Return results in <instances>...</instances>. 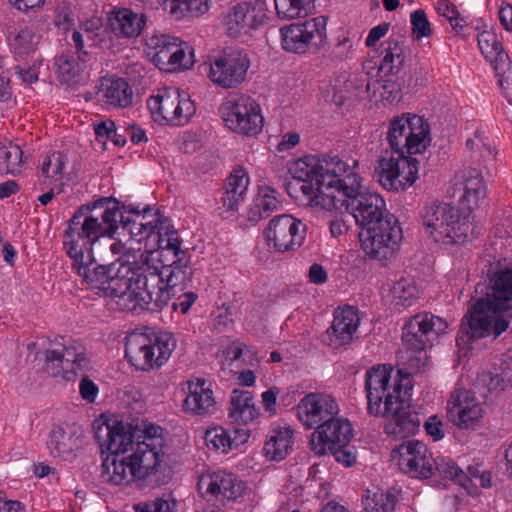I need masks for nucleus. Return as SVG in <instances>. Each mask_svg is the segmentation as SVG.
Here are the masks:
<instances>
[{
    "label": "nucleus",
    "instance_id": "nucleus-1",
    "mask_svg": "<svg viewBox=\"0 0 512 512\" xmlns=\"http://www.w3.org/2000/svg\"><path fill=\"white\" fill-rule=\"evenodd\" d=\"M358 162L349 165L332 194L322 199L323 209L339 214L349 212L361 227L359 240L365 253L378 260L393 256L395 247L402 239V229L393 215H385L383 198L368 191L362 178L355 171Z\"/></svg>",
    "mask_w": 512,
    "mask_h": 512
},
{
    "label": "nucleus",
    "instance_id": "nucleus-2",
    "mask_svg": "<svg viewBox=\"0 0 512 512\" xmlns=\"http://www.w3.org/2000/svg\"><path fill=\"white\" fill-rule=\"evenodd\" d=\"M123 209L124 204L114 198H100L81 205L65 229L64 249L78 274L92 288L102 290L110 274L109 266L95 263L93 245L102 237L113 238L119 224L126 226Z\"/></svg>",
    "mask_w": 512,
    "mask_h": 512
},
{
    "label": "nucleus",
    "instance_id": "nucleus-3",
    "mask_svg": "<svg viewBox=\"0 0 512 512\" xmlns=\"http://www.w3.org/2000/svg\"><path fill=\"white\" fill-rule=\"evenodd\" d=\"M489 250L485 251L487 281L475 286L472 295L475 303L462 321L458 342L484 338L491 330L496 338L509 326L504 314L510 316L512 310V261Z\"/></svg>",
    "mask_w": 512,
    "mask_h": 512
},
{
    "label": "nucleus",
    "instance_id": "nucleus-4",
    "mask_svg": "<svg viewBox=\"0 0 512 512\" xmlns=\"http://www.w3.org/2000/svg\"><path fill=\"white\" fill-rule=\"evenodd\" d=\"M102 452L101 479L114 486L128 484V427L117 415L102 413L92 423Z\"/></svg>",
    "mask_w": 512,
    "mask_h": 512
},
{
    "label": "nucleus",
    "instance_id": "nucleus-5",
    "mask_svg": "<svg viewBox=\"0 0 512 512\" xmlns=\"http://www.w3.org/2000/svg\"><path fill=\"white\" fill-rule=\"evenodd\" d=\"M349 164L338 156L323 155L305 156L294 161L289 167V173L299 186V189L310 198L312 206L323 209L322 199L326 194H332Z\"/></svg>",
    "mask_w": 512,
    "mask_h": 512
},
{
    "label": "nucleus",
    "instance_id": "nucleus-6",
    "mask_svg": "<svg viewBox=\"0 0 512 512\" xmlns=\"http://www.w3.org/2000/svg\"><path fill=\"white\" fill-rule=\"evenodd\" d=\"M155 253L151 247L144 246L139 255L130 258V311L161 310L165 307L171 294L161 286L158 266L151 264V256Z\"/></svg>",
    "mask_w": 512,
    "mask_h": 512
},
{
    "label": "nucleus",
    "instance_id": "nucleus-7",
    "mask_svg": "<svg viewBox=\"0 0 512 512\" xmlns=\"http://www.w3.org/2000/svg\"><path fill=\"white\" fill-rule=\"evenodd\" d=\"M163 227L159 229L158 247L161 267H158V274L161 276V286L170 293L175 287L185 288L193 278V269L190 260L186 257L185 251L181 249V241L175 229L167 227L165 233Z\"/></svg>",
    "mask_w": 512,
    "mask_h": 512
},
{
    "label": "nucleus",
    "instance_id": "nucleus-8",
    "mask_svg": "<svg viewBox=\"0 0 512 512\" xmlns=\"http://www.w3.org/2000/svg\"><path fill=\"white\" fill-rule=\"evenodd\" d=\"M428 121L420 115L402 113L390 119L386 140L394 154H420L431 143Z\"/></svg>",
    "mask_w": 512,
    "mask_h": 512
},
{
    "label": "nucleus",
    "instance_id": "nucleus-9",
    "mask_svg": "<svg viewBox=\"0 0 512 512\" xmlns=\"http://www.w3.org/2000/svg\"><path fill=\"white\" fill-rule=\"evenodd\" d=\"M392 367L382 364L367 370L365 375V391L367 411L375 417H387L398 404L408 395V388L395 379L391 382Z\"/></svg>",
    "mask_w": 512,
    "mask_h": 512
},
{
    "label": "nucleus",
    "instance_id": "nucleus-10",
    "mask_svg": "<svg viewBox=\"0 0 512 512\" xmlns=\"http://www.w3.org/2000/svg\"><path fill=\"white\" fill-rule=\"evenodd\" d=\"M421 218L426 232L437 243L460 244L469 237V223L460 221L458 209L451 204L437 201L426 203Z\"/></svg>",
    "mask_w": 512,
    "mask_h": 512
},
{
    "label": "nucleus",
    "instance_id": "nucleus-11",
    "mask_svg": "<svg viewBox=\"0 0 512 512\" xmlns=\"http://www.w3.org/2000/svg\"><path fill=\"white\" fill-rule=\"evenodd\" d=\"M174 347L170 335L158 336L149 327H145L143 332L137 329L130 331V365L142 371L159 368L169 359Z\"/></svg>",
    "mask_w": 512,
    "mask_h": 512
},
{
    "label": "nucleus",
    "instance_id": "nucleus-12",
    "mask_svg": "<svg viewBox=\"0 0 512 512\" xmlns=\"http://www.w3.org/2000/svg\"><path fill=\"white\" fill-rule=\"evenodd\" d=\"M419 161L408 154L384 151L376 161L374 175L387 191L398 192L411 187L418 179Z\"/></svg>",
    "mask_w": 512,
    "mask_h": 512
},
{
    "label": "nucleus",
    "instance_id": "nucleus-13",
    "mask_svg": "<svg viewBox=\"0 0 512 512\" xmlns=\"http://www.w3.org/2000/svg\"><path fill=\"white\" fill-rule=\"evenodd\" d=\"M146 53L155 65L164 71L189 69L194 64V53L188 43L169 34H152L145 40Z\"/></svg>",
    "mask_w": 512,
    "mask_h": 512
},
{
    "label": "nucleus",
    "instance_id": "nucleus-14",
    "mask_svg": "<svg viewBox=\"0 0 512 512\" xmlns=\"http://www.w3.org/2000/svg\"><path fill=\"white\" fill-rule=\"evenodd\" d=\"M134 197L137 201L130 203V258L139 255L144 246L151 247L154 251L153 245L149 243L152 236L153 242H158L160 227H163V233L167 231V227L174 229L160 221L158 213L152 214V204L143 203L140 192H134Z\"/></svg>",
    "mask_w": 512,
    "mask_h": 512
},
{
    "label": "nucleus",
    "instance_id": "nucleus-15",
    "mask_svg": "<svg viewBox=\"0 0 512 512\" xmlns=\"http://www.w3.org/2000/svg\"><path fill=\"white\" fill-rule=\"evenodd\" d=\"M153 120L159 124L182 125L194 114L195 107L189 98H181L177 87H163L147 100Z\"/></svg>",
    "mask_w": 512,
    "mask_h": 512
},
{
    "label": "nucleus",
    "instance_id": "nucleus-16",
    "mask_svg": "<svg viewBox=\"0 0 512 512\" xmlns=\"http://www.w3.org/2000/svg\"><path fill=\"white\" fill-rule=\"evenodd\" d=\"M326 24V17L319 16L282 27V48L297 54H304L312 47L319 49L326 40Z\"/></svg>",
    "mask_w": 512,
    "mask_h": 512
},
{
    "label": "nucleus",
    "instance_id": "nucleus-17",
    "mask_svg": "<svg viewBox=\"0 0 512 512\" xmlns=\"http://www.w3.org/2000/svg\"><path fill=\"white\" fill-rule=\"evenodd\" d=\"M447 328L446 320L430 312L418 313L404 325L402 341L408 350L421 352L433 346L439 336L446 333Z\"/></svg>",
    "mask_w": 512,
    "mask_h": 512
},
{
    "label": "nucleus",
    "instance_id": "nucleus-18",
    "mask_svg": "<svg viewBox=\"0 0 512 512\" xmlns=\"http://www.w3.org/2000/svg\"><path fill=\"white\" fill-rule=\"evenodd\" d=\"M250 60L247 53L241 50L224 52L210 63L208 77L216 85L223 88H236L244 82Z\"/></svg>",
    "mask_w": 512,
    "mask_h": 512
},
{
    "label": "nucleus",
    "instance_id": "nucleus-19",
    "mask_svg": "<svg viewBox=\"0 0 512 512\" xmlns=\"http://www.w3.org/2000/svg\"><path fill=\"white\" fill-rule=\"evenodd\" d=\"M264 234L269 245L279 252H285L302 245L306 226L292 215L282 214L270 220Z\"/></svg>",
    "mask_w": 512,
    "mask_h": 512
},
{
    "label": "nucleus",
    "instance_id": "nucleus-20",
    "mask_svg": "<svg viewBox=\"0 0 512 512\" xmlns=\"http://www.w3.org/2000/svg\"><path fill=\"white\" fill-rule=\"evenodd\" d=\"M398 454L399 468L411 477L428 479L434 474L431 452L420 441L411 440L402 443L392 450V456Z\"/></svg>",
    "mask_w": 512,
    "mask_h": 512
},
{
    "label": "nucleus",
    "instance_id": "nucleus-21",
    "mask_svg": "<svg viewBox=\"0 0 512 512\" xmlns=\"http://www.w3.org/2000/svg\"><path fill=\"white\" fill-rule=\"evenodd\" d=\"M130 455V474L134 480H143L151 486L161 484L158 475L162 468L160 450L154 443L138 441Z\"/></svg>",
    "mask_w": 512,
    "mask_h": 512
},
{
    "label": "nucleus",
    "instance_id": "nucleus-22",
    "mask_svg": "<svg viewBox=\"0 0 512 512\" xmlns=\"http://www.w3.org/2000/svg\"><path fill=\"white\" fill-rule=\"evenodd\" d=\"M201 495L207 500L212 498L223 500H235L242 496L245 484L234 474L225 471L202 474L197 482Z\"/></svg>",
    "mask_w": 512,
    "mask_h": 512
},
{
    "label": "nucleus",
    "instance_id": "nucleus-23",
    "mask_svg": "<svg viewBox=\"0 0 512 512\" xmlns=\"http://www.w3.org/2000/svg\"><path fill=\"white\" fill-rule=\"evenodd\" d=\"M360 324L358 309L354 306L337 308L332 325L322 334L321 340L333 349L350 344Z\"/></svg>",
    "mask_w": 512,
    "mask_h": 512
},
{
    "label": "nucleus",
    "instance_id": "nucleus-24",
    "mask_svg": "<svg viewBox=\"0 0 512 512\" xmlns=\"http://www.w3.org/2000/svg\"><path fill=\"white\" fill-rule=\"evenodd\" d=\"M483 416V409L475 395L466 389H456L447 403V417L458 428L469 429Z\"/></svg>",
    "mask_w": 512,
    "mask_h": 512
},
{
    "label": "nucleus",
    "instance_id": "nucleus-25",
    "mask_svg": "<svg viewBox=\"0 0 512 512\" xmlns=\"http://www.w3.org/2000/svg\"><path fill=\"white\" fill-rule=\"evenodd\" d=\"M353 436L351 424L342 418L332 416L317 426L312 433L310 445L312 451L318 455L328 452L340 443L350 442Z\"/></svg>",
    "mask_w": 512,
    "mask_h": 512
},
{
    "label": "nucleus",
    "instance_id": "nucleus-26",
    "mask_svg": "<svg viewBox=\"0 0 512 512\" xmlns=\"http://www.w3.org/2000/svg\"><path fill=\"white\" fill-rule=\"evenodd\" d=\"M338 412L336 401L322 393H309L297 405V416L308 428L320 425Z\"/></svg>",
    "mask_w": 512,
    "mask_h": 512
},
{
    "label": "nucleus",
    "instance_id": "nucleus-27",
    "mask_svg": "<svg viewBox=\"0 0 512 512\" xmlns=\"http://www.w3.org/2000/svg\"><path fill=\"white\" fill-rule=\"evenodd\" d=\"M47 445L54 458L72 461L83 448V430L76 425L57 426L50 432Z\"/></svg>",
    "mask_w": 512,
    "mask_h": 512
},
{
    "label": "nucleus",
    "instance_id": "nucleus-28",
    "mask_svg": "<svg viewBox=\"0 0 512 512\" xmlns=\"http://www.w3.org/2000/svg\"><path fill=\"white\" fill-rule=\"evenodd\" d=\"M410 395H406L403 400H398L391 414L386 418L389 422L384 430L388 435L394 438H407L415 435L419 429L422 419L416 409L410 405Z\"/></svg>",
    "mask_w": 512,
    "mask_h": 512
},
{
    "label": "nucleus",
    "instance_id": "nucleus-29",
    "mask_svg": "<svg viewBox=\"0 0 512 512\" xmlns=\"http://www.w3.org/2000/svg\"><path fill=\"white\" fill-rule=\"evenodd\" d=\"M263 22V15L251 3L243 2L231 8L225 17V26L231 37L238 38L255 30Z\"/></svg>",
    "mask_w": 512,
    "mask_h": 512
},
{
    "label": "nucleus",
    "instance_id": "nucleus-30",
    "mask_svg": "<svg viewBox=\"0 0 512 512\" xmlns=\"http://www.w3.org/2000/svg\"><path fill=\"white\" fill-rule=\"evenodd\" d=\"M110 274L107 278L103 291L111 298L112 309L124 311L128 307V264L126 261L117 259L109 265Z\"/></svg>",
    "mask_w": 512,
    "mask_h": 512
},
{
    "label": "nucleus",
    "instance_id": "nucleus-31",
    "mask_svg": "<svg viewBox=\"0 0 512 512\" xmlns=\"http://www.w3.org/2000/svg\"><path fill=\"white\" fill-rule=\"evenodd\" d=\"M6 40L10 51L17 56H26L37 50L40 36L26 23L9 22Z\"/></svg>",
    "mask_w": 512,
    "mask_h": 512
},
{
    "label": "nucleus",
    "instance_id": "nucleus-32",
    "mask_svg": "<svg viewBox=\"0 0 512 512\" xmlns=\"http://www.w3.org/2000/svg\"><path fill=\"white\" fill-rule=\"evenodd\" d=\"M383 57L378 66L380 77H391L397 75L405 63V40L400 36L391 35L382 44Z\"/></svg>",
    "mask_w": 512,
    "mask_h": 512
},
{
    "label": "nucleus",
    "instance_id": "nucleus-33",
    "mask_svg": "<svg viewBox=\"0 0 512 512\" xmlns=\"http://www.w3.org/2000/svg\"><path fill=\"white\" fill-rule=\"evenodd\" d=\"M259 415L251 392L234 389L230 398L229 418L235 425H247Z\"/></svg>",
    "mask_w": 512,
    "mask_h": 512
},
{
    "label": "nucleus",
    "instance_id": "nucleus-34",
    "mask_svg": "<svg viewBox=\"0 0 512 512\" xmlns=\"http://www.w3.org/2000/svg\"><path fill=\"white\" fill-rule=\"evenodd\" d=\"M477 41L481 53L491 63L495 71H504L510 67V58L493 30L480 32Z\"/></svg>",
    "mask_w": 512,
    "mask_h": 512
},
{
    "label": "nucleus",
    "instance_id": "nucleus-35",
    "mask_svg": "<svg viewBox=\"0 0 512 512\" xmlns=\"http://www.w3.org/2000/svg\"><path fill=\"white\" fill-rule=\"evenodd\" d=\"M249 184V177L243 168L235 169L227 179L226 189L221 198L225 212L238 210L239 204L244 200Z\"/></svg>",
    "mask_w": 512,
    "mask_h": 512
},
{
    "label": "nucleus",
    "instance_id": "nucleus-36",
    "mask_svg": "<svg viewBox=\"0 0 512 512\" xmlns=\"http://www.w3.org/2000/svg\"><path fill=\"white\" fill-rule=\"evenodd\" d=\"M67 161V156L62 152H54L46 156L37 172L39 185L44 187L62 186L63 169Z\"/></svg>",
    "mask_w": 512,
    "mask_h": 512
},
{
    "label": "nucleus",
    "instance_id": "nucleus-37",
    "mask_svg": "<svg viewBox=\"0 0 512 512\" xmlns=\"http://www.w3.org/2000/svg\"><path fill=\"white\" fill-rule=\"evenodd\" d=\"M205 383H189V395L186 396L183 402L185 411L191 412L196 415H203L208 413L215 405L213 392L209 388L204 387Z\"/></svg>",
    "mask_w": 512,
    "mask_h": 512
},
{
    "label": "nucleus",
    "instance_id": "nucleus-38",
    "mask_svg": "<svg viewBox=\"0 0 512 512\" xmlns=\"http://www.w3.org/2000/svg\"><path fill=\"white\" fill-rule=\"evenodd\" d=\"M483 382L491 392L503 391L507 386L512 387V348L502 355L500 363L491 372L483 375Z\"/></svg>",
    "mask_w": 512,
    "mask_h": 512
},
{
    "label": "nucleus",
    "instance_id": "nucleus-39",
    "mask_svg": "<svg viewBox=\"0 0 512 512\" xmlns=\"http://www.w3.org/2000/svg\"><path fill=\"white\" fill-rule=\"evenodd\" d=\"M464 193L461 197L462 205L469 211L474 210L486 197V187L483 177L476 169H470L464 175Z\"/></svg>",
    "mask_w": 512,
    "mask_h": 512
},
{
    "label": "nucleus",
    "instance_id": "nucleus-40",
    "mask_svg": "<svg viewBox=\"0 0 512 512\" xmlns=\"http://www.w3.org/2000/svg\"><path fill=\"white\" fill-rule=\"evenodd\" d=\"M293 430L288 427L274 430L264 445L265 455L271 460H283L291 451Z\"/></svg>",
    "mask_w": 512,
    "mask_h": 512
},
{
    "label": "nucleus",
    "instance_id": "nucleus-41",
    "mask_svg": "<svg viewBox=\"0 0 512 512\" xmlns=\"http://www.w3.org/2000/svg\"><path fill=\"white\" fill-rule=\"evenodd\" d=\"M235 433H237L238 435L234 439H232L225 429L221 427H215L206 432V445L209 448H213L216 451L226 453L233 447L239 446L240 443L246 442L248 439V434L243 429H235Z\"/></svg>",
    "mask_w": 512,
    "mask_h": 512
},
{
    "label": "nucleus",
    "instance_id": "nucleus-42",
    "mask_svg": "<svg viewBox=\"0 0 512 512\" xmlns=\"http://www.w3.org/2000/svg\"><path fill=\"white\" fill-rule=\"evenodd\" d=\"M163 6L177 19L199 17L209 9L208 0H163Z\"/></svg>",
    "mask_w": 512,
    "mask_h": 512
},
{
    "label": "nucleus",
    "instance_id": "nucleus-43",
    "mask_svg": "<svg viewBox=\"0 0 512 512\" xmlns=\"http://www.w3.org/2000/svg\"><path fill=\"white\" fill-rule=\"evenodd\" d=\"M88 60L81 55L76 58L73 54H61L56 60L59 78L67 84H73L78 77L80 80Z\"/></svg>",
    "mask_w": 512,
    "mask_h": 512
},
{
    "label": "nucleus",
    "instance_id": "nucleus-44",
    "mask_svg": "<svg viewBox=\"0 0 512 512\" xmlns=\"http://www.w3.org/2000/svg\"><path fill=\"white\" fill-rule=\"evenodd\" d=\"M261 112L257 102L248 95H232L225 99L220 107L223 121L239 117L241 113Z\"/></svg>",
    "mask_w": 512,
    "mask_h": 512
},
{
    "label": "nucleus",
    "instance_id": "nucleus-45",
    "mask_svg": "<svg viewBox=\"0 0 512 512\" xmlns=\"http://www.w3.org/2000/svg\"><path fill=\"white\" fill-rule=\"evenodd\" d=\"M128 83L123 78H104L101 81V92L106 103L115 107L128 106Z\"/></svg>",
    "mask_w": 512,
    "mask_h": 512
},
{
    "label": "nucleus",
    "instance_id": "nucleus-46",
    "mask_svg": "<svg viewBox=\"0 0 512 512\" xmlns=\"http://www.w3.org/2000/svg\"><path fill=\"white\" fill-rule=\"evenodd\" d=\"M263 116L261 112L241 113L239 117L235 116L224 121L226 126L232 131L242 135H256L262 130Z\"/></svg>",
    "mask_w": 512,
    "mask_h": 512
},
{
    "label": "nucleus",
    "instance_id": "nucleus-47",
    "mask_svg": "<svg viewBox=\"0 0 512 512\" xmlns=\"http://www.w3.org/2000/svg\"><path fill=\"white\" fill-rule=\"evenodd\" d=\"M24 167L23 151L18 145L9 143L0 147V173L16 175Z\"/></svg>",
    "mask_w": 512,
    "mask_h": 512
},
{
    "label": "nucleus",
    "instance_id": "nucleus-48",
    "mask_svg": "<svg viewBox=\"0 0 512 512\" xmlns=\"http://www.w3.org/2000/svg\"><path fill=\"white\" fill-rule=\"evenodd\" d=\"M162 428L158 425L148 423L144 419L132 418L130 416V450L138 441H149L152 443L155 438L161 437Z\"/></svg>",
    "mask_w": 512,
    "mask_h": 512
},
{
    "label": "nucleus",
    "instance_id": "nucleus-49",
    "mask_svg": "<svg viewBox=\"0 0 512 512\" xmlns=\"http://www.w3.org/2000/svg\"><path fill=\"white\" fill-rule=\"evenodd\" d=\"M315 0H274L277 15L281 19H295L308 14Z\"/></svg>",
    "mask_w": 512,
    "mask_h": 512
},
{
    "label": "nucleus",
    "instance_id": "nucleus-50",
    "mask_svg": "<svg viewBox=\"0 0 512 512\" xmlns=\"http://www.w3.org/2000/svg\"><path fill=\"white\" fill-rule=\"evenodd\" d=\"M380 78L373 80V82H376V93L379 92L380 96L390 103L398 102L401 99L403 90L419 85V83H405L404 81L399 82L391 78Z\"/></svg>",
    "mask_w": 512,
    "mask_h": 512
},
{
    "label": "nucleus",
    "instance_id": "nucleus-51",
    "mask_svg": "<svg viewBox=\"0 0 512 512\" xmlns=\"http://www.w3.org/2000/svg\"><path fill=\"white\" fill-rule=\"evenodd\" d=\"M397 494L396 490L375 492L372 498L367 496L363 501L364 507L372 512H393L398 502Z\"/></svg>",
    "mask_w": 512,
    "mask_h": 512
},
{
    "label": "nucleus",
    "instance_id": "nucleus-52",
    "mask_svg": "<svg viewBox=\"0 0 512 512\" xmlns=\"http://www.w3.org/2000/svg\"><path fill=\"white\" fill-rule=\"evenodd\" d=\"M275 193L271 187L265 188L264 193L257 198L254 208L250 210V220L257 221L270 216L279 204Z\"/></svg>",
    "mask_w": 512,
    "mask_h": 512
},
{
    "label": "nucleus",
    "instance_id": "nucleus-53",
    "mask_svg": "<svg viewBox=\"0 0 512 512\" xmlns=\"http://www.w3.org/2000/svg\"><path fill=\"white\" fill-rule=\"evenodd\" d=\"M391 294L395 305L408 307L418 298L419 291L411 279H400L395 282Z\"/></svg>",
    "mask_w": 512,
    "mask_h": 512
},
{
    "label": "nucleus",
    "instance_id": "nucleus-54",
    "mask_svg": "<svg viewBox=\"0 0 512 512\" xmlns=\"http://www.w3.org/2000/svg\"><path fill=\"white\" fill-rule=\"evenodd\" d=\"M433 470V475H439L443 478L450 479L461 486H465L466 474L453 460L444 457L434 458Z\"/></svg>",
    "mask_w": 512,
    "mask_h": 512
},
{
    "label": "nucleus",
    "instance_id": "nucleus-55",
    "mask_svg": "<svg viewBox=\"0 0 512 512\" xmlns=\"http://www.w3.org/2000/svg\"><path fill=\"white\" fill-rule=\"evenodd\" d=\"M345 88L348 93L354 94L355 96L366 94L367 97H371L376 94V82H373L368 75H354L349 77L345 82Z\"/></svg>",
    "mask_w": 512,
    "mask_h": 512
},
{
    "label": "nucleus",
    "instance_id": "nucleus-56",
    "mask_svg": "<svg viewBox=\"0 0 512 512\" xmlns=\"http://www.w3.org/2000/svg\"><path fill=\"white\" fill-rule=\"evenodd\" d=\"M108 27L113 34L128 37V9L114 7L108 13Z\"/></svg>",
    "mask_w": 512,
    "mask_h": 512
},
{
    "label": "nucleus",
    "instance_id": "nucleus-57",
    "mask_svg": "<svg viewBox=\"0 0 512 512\" xmlns=\"http://www.w3.org/2000/svg\"><path fill=\"white\" fill-rule=\"evenodd\" d=\"M46 368L47 371L54 377L61 376L66 381L72 380L70 370L67 369L65 363L62 361L57 349L47 350L45 352Z\"/></svg>",
    "mask_w": 512,
    "mask_h": 512
},
{
    "label": "nucleus",
    "instance_id": "nucleus-58",
    "mask_svg": "<svg viewBox=\"0 0 512 512\" xmlns=\"http://www.w3.org/2000/svg\"><path fill=\"white\" fill-rule=\"evenodd\" d=\"M412 34L415 39L419 40L423 37L431 35V28L428 18L422 9H418L411 13Z\"/></svg>",
    "mask_w": 512,
    "mask_h": 512
},
{
    "label": "nucleus",
    "instance_id": "nucleus-59",
    "mask_svg": "<svg viewBox=\"0 0 512 512\" xmlns=\"http://www.w3.org/2000/svg\"><path fill=\"white\" fill-rule=\"evenodd\" d=\"M335 458V460L343 465L350 467L356 463V450L355 447L347 443H340L334 448L328 449Z\"/></svg>",
    "mask_w": 512,
    "mask_h": 512
},
{
    "label": "nucleus",
    "instance_id": "nucleus-60",
    "mask_svg": "<svg viewBox=\"0 0 512 512\" xmlns=\"http://www.w3.org/2000/svg\"><path fill=\"white\" fill-rule=\"evenodd\" d=\"M466 148L469 150H477L480 152V157L482 158H492L494 157L495 151L494 149L487 143L484 142L481 133L476 131L474 134V138L468 139L466 141Z\"/></svg>",
    "mask_w": 512,
    "mask_h": 512
},
{
    "label": "nucleus",
    "instance_id": "nucleus-61",
    "mask_svg": "<svg viewBox=\"0 0 512 512\" xmlns=\"http://www.w3.org/2000/svg\"><path fill=\"white\" fill-rule=\"evenodd\" d=\"M134 510L135 512H172L169 503L161 498L135 504Z\"/></svg>",
    "mask_w": 512,
    "mask_h": 512
},
{
    "label": "nucleus",
    "instance_id": "nucleus-62",
    "mask_svg": "<svg viewBox=\"0 0 512 512\" xmlns=\"http://www.w3.org/2000/svg\"><path fill=\"white\" fill-rule=\"evenodd\" d=\"M79 392L83 400L88 403H93L98 395L99 389L92 380L84 376L79 384Z\"/></svg>",
    "mask_w": 512,
    "mask_h": 512
},
{
    "label": "nucleus",
    "instance_id": "nucleus-63",
    "mask_svg": "<svg viewBox=\"0 0 512 512\" xmlns=\"http://www.w3.org/2000/svg\"><path fill=\"white\" fill-rule=\"evenodd\" d=\"M424 428L428 435L434 441H438L444 437L443 424L436 415H432L424 422Z\"/></svg>",
    "mask_w": 512,
    "mask_h": 512
},
{
    "label": "nucleus",
    "instance_id": "nucleus-64",
    "mask_svg": "<svg viewBox=\"0 0 512 512\" xmlns=\"http://www.w3.org/2000/svg\"><path fill=\"white\" fill-rule=\"evenodd\" d=\"M147 25V16L130 10V37L142 34Z\"/></svg>",
    "mask_w": 512,
    "mask_h": 512
}]
</instances>
